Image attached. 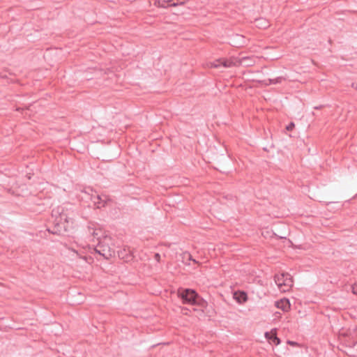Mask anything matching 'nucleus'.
<instances>
[{
	"mask_svg": "<svg viewBox=\"0 0 357 357\" xmlns=\"http://www.w3.org/2000/svg\"><path fill=\"white\" fill-rule=\"evenodd\" d=\"M177 294L183 304L197 305L202 307L206 306V301L204 300L194 289H179Z\"/></svg>",
	"mask_w": 357,
	"mask_h": 357,
	"instance_id": "3",
	"label": "nucleus"
},
{
	"mask_svg": "<svg viewBox=\"0 0 357 357\" xmlns=\"http://www.w3.org/2000/svg\"><path fill=\"white\" fill-rule=\"evenodd\" d=\"M294 127H295L294 123L291 122V123H289V125L287 126L286 129L288 131H291V130H292L294 129Z\"/></svg>",
	"mask_w": 357,
	"mask_h": 357,
	"instance_id": "16",
	"label": "nucleus"
},
{
	"mask_svg": "<svg viewBox=\"0 0 357 357\" xmlns=\"http://www.w3.org/2000/svg\"><path fill=\"white\" fill-rule=\"evenodd\" d=\"M236 66H238V58H230L229 59H220L211 63V67L215 68H218L220 66L230 68Z\"/></svg>",
	"mask_w": 357,
	"mask_h": 357,
	"instance_id": "5",
	"label": "nucleus"
},
{
	"mask_svg": "<svg viewBox=\"0 0 357 357\" xmlns=\"http://www.w3.org/2000/svg\"><path fill=\"white\" fill-rule=\"evenodd\" d=\"M275 305L277 308L281 309L284 312H287L290 309V302L287 298H282L275 301Z\"/></svg>",
	"mask_w": 357,
	"mask_h": 357,
	"instance_id": "8",
	"label": "nucleus"
},
{
	"mask_svg": "<svg viewBox=\"0 0 357 357\" xmlns=\"http://www.w3.org/2000/svg\"><path fill=\"white\" fill-rule=\"evenodd\" d=\"M283 80H285V78L282 76L278 77L275 79H268V83H267L266 84H276L281 83Z\"/></svg>",
	"mask_w": 357,
	"mask_h": 357,
	"instance_id": "12",
	"label": "nucleus"
},
{
	"mask_svg": "<svg viewBox=\"0 0 357 357\" xmlns=\"http://www.w3.org/2000/svg\"><path fill=\"white\" fill-rule=\"evenodd\" d=\"M234 298L237 303L242 304L247 301L248 295L245 291H238L234 293Z\"/></svg>",
	"mask_w": 357,
	"mask_h": 357,
	"instance_id": "10",
	"label": "nucleus"
},
{
	"mask_svg": "<svg viewBox=\"0 0 357 357\" xmlns=\"http://www.w3.org/2000/svg\"><path fill=\"white\" fill-rule=\"evenodd\" d=\"M184 3V0H158V6L162 8L174 7Z\"/></svg>",
	"mask_w": 357,
	"mask_h": 357,
	"instance_id": "6",
	"label": "nucleus"
},
{
	"mask_svg": "<svg viewBox=\"0 0 357 357\" xmlns=\"http://www.w3.org/2000/svg\"><path fill=\"white\" fill-rule=\"evenodd\" d=\"M76 255H77V252L76 251H75L74 250H72Z\"/></svg>",
	"mask_w": 357,
	"mask_h": 357,
	"instance_id": "22",
	"label": "nucleus"
},
{
	"mask_svg": "<svg viewBox=\"0 0 357 357\" xmlns=\"http://www.w3.org/2000/svg\"><path fill=\"white\" fill-rule=\"evenodd\" d=\"M255 23L256 26L260 29H266L269 26L268 22L264 18L257 19Z\"/></svg>",
	"mask_w": 357,
	"mask_h": 357,
	"instance_id": "11",
	"label": "nucleus"
},
{
	"mask_svg": "<svg viewBox=\"0 0 357 357\" xmlns=\"http://www.w3.org/2000/svg\"><path fill=\"white\" fill-rule=\"evenodd\" d=\"M88 232L93 236V241L96 239L98 243L95 251L105 259H109L114 255L113 241L110 236L105 234L102 229L96 228L95 224L90 223L87 227Z\"/></svg>",
	"mask_w": 357,
	"mask_h": 357,
	"instance_id": "2",
	"label": "nucleus"
},
{
	"mask_svg": "<svg viewBox=\"0 0 357 357\" xmlns=\"http://www.w3.org/2000/svg\"><path fill=\"white\" fill-rule=\"evenodd\" d=\"M274 280L280 291H288L293 286L292 278L287 273L275 275Z\"/></svg>",
	"mask_w": 357,
	"mask_h": 357,
	"instance_id": "4",
	"label": "nucleus"
},
{
	"mask_svg": "<svg viewBox=\"0 0 357 357\" xmlns=\"http://www.w3.org/2000/svg\"><path fill=\"white\" fill-rule=\"evenodd\" d=\"M287 344L292 345V346L298 345L297 342H294V341H290V340L287 341Z\"/></svg>",
	"mask_w": 357,
	"mask_h": 357,
	"instance_id": "18",
	"label": "nucleus"
},
{
	"mask_svg": "<svg viewBox=\"0 0 357 357\" xmlns=\"http://www.w3.org/2000/svg\"><path fill=\"white\" fill-rule=\"evenodd\" d=\"M109 199L108 198L107 195H97L94 197L93 202L96 205L98 208H100L101 207L105 206L107 202L109 201Z\"/></svg>",
	"mask_w": 357,
	"mask_h": 357,
	"instance_id": "7",
	"label": "nucleus"
},
{
	"mask_svg": "<svg viewBox=\"0 0 357 357\" xmlns=\"http://www.w3.org/2000/svg\"><path fill=\"white\" fill-rule=\"evenodd\" d=\"M351 87L354 88L355 89L357 90V82H353L351 84Z\"/></svg>",
	"mask_w": 357,
	"mask_h": 357,
	"instance_id": "20",
	"label": "nucleus"
},
{
	"mask_svg": "<svg viewBox=\"0 0 357 357\" xmlns=\"http://www.w3.org/2000/svg\"><path fill=\"white\" fill-rule=\"evenodd\" d=\"M272 342L275 345H278L280 343V340L276 335H273Z\"/></svg>",
	"mask_w": 357,
	"mask_h": 357,
	"instance_id": "15",
	"label": "nucleus"
},
{
	"mask_svg": "<svg viewBox=\"0 0 357 357\" xmlns=\"http://www.w3.org/2000/svg\"><path fill=\"white\" fill-rule=\"evenodd\" d=\"M154 259L158 261L159 262L160 260V255L159 253H155V255H154Z\"/></svg>",
	"mask_w": 357,
	"mask_h": 357,
	"instance_id": "17",
	"label": "nucleus"
},
{
	"mask_svg": "<svg viewBox=\"0 0 357 357\" xmlns=\"http://www.w3.org/2000/svg\"><path fill=\"white\" fill-rule=\"evenodd\" d=\"M352 291L354 294H357V284L352 287Z\"/></svg>",
	"mask_w": 357,
	"mask_h": 357,
	"instance_id": "19",
	"label": "nucleus"
},
{
	"mask_svg": "<svg viewBox=\"0 0 357 357\" xmlns=\"http://www.w3.org/2000/svg\"><path fill=\"white\" fill-rule=\"evenodd\" d=\"M256 58L255 56H243L238 59V66H252L255 64Z\"/></svg>",
	"mask_w": 357,
	"mask_h": 357,
	"instance_id": "9",
	"label": "nucleus"
},
{
	"mask_svg": "<svg viewBox=\"0 0 357 357\" xmlns=\"http://www.w3.org/2000/svg\"><path fill=\"white\" fill-rule=\"evenodd\" d=\"M183 258L187 261H193V262L197 263L196 260L192 259V255L189 252L183 253Z\"/></svg>",
	"mask_w": 357,
	"mask_h": 357,
	"instance_id": "13",
	"label": "nucleus"
},
{
	"mask_svg": "<svg viewBox=\"0 0 357 357\" xmlns=\"http://www.w3.org/2000/svg\"><path fill=\"white\" fill-rule=\"evenodd\" d=\"M322 107H323V106H322V105H319V106H317V107H314V109H321Z\"/></svg>",
	"mask_w": 357,
	"mask_h": 357,
	"instance_id": "21",
	"label": "nucleus"
},
{
	"mask_svg": "<svg viewBox=\"0 0 357 357\" xmlns=\"http://www.w3.org/2000/svg\"><path fill=\"white\" fill-rule=\"evenodd\" d=\"M74 211L70 204H63L52 211V218L54 219L53 229H48L49 232L61 235L63 232L69 231L74 228Z\"/></svg>",
	"mask_w": 357,
	"mask_h": 357,
	"instance_id": "1",
	"label": "nucleus"
},
{
	"mask_svg": "<svg viewBox=\"0 0 357 357\" xmlns=\"http://www.w3.org/2000/svg\"><path fill=\"white\" fill-rule=\"evenodd\" d=\"M273 335H276L275 330H272V331H271V333L266 332V333H265V337H266L267 339L270 340H273Z\"/></svg>",
	"mask_w": 357,
	"mask_h": 357,
	"instance_id": "14",
	"label": "nucleus"
}]
</instances>
